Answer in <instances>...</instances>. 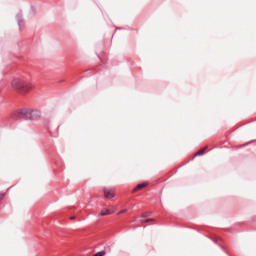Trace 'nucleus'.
I'll return each mask as SVG.
<instances>
[{"instance_id":"f257e3e1","label":"nucleus","mask_w":256,"mask_h":256,"mask_svg":"<svg viewBox=\"0 0 256 256\" xmlns=\"http://www.w3.org/2000/svg\"><path fill=\"white\" fill-rule=\"evenodd\" d=\"M19 117L25 119V121H39L41 119V112L39 110L22 108L18 110L17 114L12 115V119L17 120Z\"/></svg>"},{"instance_id":"f03ea898","label":"nucleus","mask_w":256,"mask_h":256,"mask_svg":"<svg viewBox=\"0 0 256 256\" xmlns=\"http://www.w3.org/2000/svg\"><path fill=\"white\" fill-rule=\"evenodd\" d=\"M12 87L15 91H18L20 95H27V93L33 89V84L21 78H14L12 80Z\"/></svg>"},{"instance_id":"7ed1b4c3","label":"nucleus","mask_w":256,"mask_h":256,"mask_svg":"<svg viewBox=\"0 0 256 256\" xmlns=\"http://www.w3.org/2000/svg\"><path fill=\"white\" fill-rule=\"evenodd\" d=\"M104 195L106 199H113V197H115V194H113V190H109L107 188H104Z\"/></svg>"},{"instance_id":"20e7f679","label":"nucleus","mask_w":256,"mask_h":256,"mask_svg":"<svg viewBox=\"0 0 256 256\" xmlns=\"http://www.w3.org/2000/svg\"><path fill=\"white\" fill-rule=\"evenodd\" d=\"M144 187H147V183H141L136 186V188L133 190V193H136V191H139L141 189H144Z\"/></svg>"},{"instance_id":"39448f33","label":"nucleus","mask_w":256,"mask_h":256,"mask_svg":"<svg viewBox=\"0 0 256 256\" xmlns=\"http://www.w3.org/2000/svg\"><path fill=\"white\" fill-rule=\"evenodd\" d=\"M16 19H17L19 27H21V25H23V16L21 14H18L16 16Z\"/></svg>"},{"instance_id":"423d86ee","label":"nucleus","mask_w":256,"mask_h":256,"mask_svg":"<svg viewBox=\"0 0 256 256\" xmlns=\"http://www.w3.org/2000/svg\"><path fill=\"white\" fill-rule=\"evenodd\" d=\"M206 149H207V148H204V149L198 151V152L194 155V157H201V155H205V150H206Z\"/></svg>"},{"instance_id":"0eeeda50","label":"nucleus","mask_w":256,"mask_h":256,"mask_svg":"<svg viewBox=\"0 0 256 256\" xmlns=\"http://www.w3.org/2000/svg\"><path fill=\"white\" fill-rule=\"evenodd\" d=\"M111 213H113V212H111V211H109V210L102 211V212H101V216H102V217H105L106 215H111Z\"/></svg>"},{"instance_id":"6e6552de","label":"nucleus","mask_w":256,"mask_h":256,"mask_svg":"<svg viewBox=\"0 0 256 256\" xmlns=\"http://www.w3.org/2000/svg\"><path fill=\"white\" fill-rule=\"evenodd\" d=\"M105 255H107V252L100 251V252L95 253L93 256H105Z\"/></svg>"},{"instance_id":"1a4fd4ad","label":"nucleus","mask_w":256,"mask_h":256,"mask_svg":"<svg viewBox=\"0 0 256 256\" xmlns=\"http://www.w3.org/2000/svg\"><path fill=\"white\" fill-rule=\"evenodd\" d=\"M142 217L145 219V217H149V213H144Z\"/></svg>"},{"instance_id":"9d476101","label":"nucleus","mask_w":256,"mask_h":256,"mask_svg":"<svg viewBox=\"0 0 256 256\" xmlns=\"http://www.w3.org/2000/svg\"><path fill=\"white\" fill-rule=\"evenodd\" d=\"M149 221H153V219H146V220H144L145 223H149Z\"/></svg>"},{"instance_id":"9b49d317","label":"nucleus","mask_w":256,"mask_h":256,"mask_svg":"<svg viewBox=\"0 0 256 256\" xmlns=\"http://www.w3.org/2000/svg\"><path fill=\"white\" fill-rule=\"evenodd\" d=\"M121 213H127V209L122 210Z\"/></svg>"},{"instance_id":"f8f14e48","label":"nucleus","mask_w":256,"mask_h":256,"mask_svg":"<svg viewBox=\"0 0 256 256\" xmlns=\"http://www.w3.org/2000/svg\"><path fill=\"white\" fill-rule=\"evenodd\" d=\"M70 219H75V217H71Z\"/></svg>"}]
</instances>
